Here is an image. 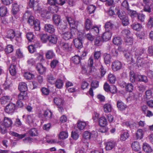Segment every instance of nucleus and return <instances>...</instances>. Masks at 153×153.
<instances>
[{"mask_svg":"<svg viewBox=\"0 0 153 153\" xmlns=\"http://www.w3.org/2000/svg\"><path fill=\"white\" fill-rule=\"evenodd\" d=\"M143 150L146 152H151L152 150L149 145L146 143H144L143 145Z\"/></svg>","mask_w":153,"mask_h":153,"instance_id":"b1692460","label":"nucleus"},{"mask_svg":"<svg viewBox=\"0 0 153 153\" xmlns=\"http://www.w3.org/2000/svg\"><path fill=\"white\" fill-rule=\"evenodd\" d=\"M94 132L91 133L87 131H85L83 134V138L86 140H90L91 137H94Z\"/></svg>","mask_w":153,"mask_h":153,"instance_id":"2eb2a0df","label":"nucleus"},{"mask_svg":"<svg viewBox=\"0 0 153 153\" xmlns=\"http://www.w3.org/2000/svg\"><path fill=\"white\" fill-rule=\"evenodd\" d=\"M108 80L111 83H114L116 81L115 76L112 74H109L108 75Z\"/></svg>","mask_w":153,"mask_h":153,"instance_id":"09e8293b","label":"nucleus"},{"mask_svg":"<svg viewBox=\"0 0 153 153\" xmlns=\"http://www.w3.org/2000/svg\"><path fill=\"white\" fill-rule=\"evenodd\" d=\"M63 85V82L60 79H57L55 82V87L58 89L61 88Z\"/></svg>","mask_w":153,"mask_h":153,"instance_id":"ea45409f","label":"nucleus"},{"mask_svg":"<svg viewBox=\"0 0 153 153\" xmlns=\"http://www.w3.org/2000/svg\"><path fill=\"white\" fill-rule=\"evenodd\" d=\"M137 78H138V80L140 81L144 82H147V77L143 75H137Z\"/></svg>","mask_w":153,"mask_h":153,"instance_id":"603ef678","label":"nucleus"},{"mask_svg":"<svg viewBox=\"0 0 153 153\" xmlns=\"http://www.w3.org/2000/svg\"><path fill=\"white\" fill-rule=\"evenodd\" d=\"M49 36L46 34H43L41 36V39L43 42H46L48 40Z\"/></svg>","mask_w":153,"mask_h":153,"instance_id":"680f3d73","label":"nucleus"},{"mask_svg":"<svg viewBox=\"0 0 153 153\" xmlns=\"http://www.w3.org/2000/svg\"><path fill=\"white\" fill-rule=\"evenodd\" d=\"M129 134L128 132H124L120 134V140H121L125 141L129 137Z\"/></svg>","mask_w":153,"mask_h":153,"instance_id":"c756f323","label":"nucleus"},{"mask_svg":"<svg viewBox=\"0 0 153 153\" xmlns=\"http://www.w3.org/2000/svg\"><path fill=\"white\" fill-rule=\"evenodd\" d=\"M112 35V32L105 31L102 35V39L105 41H108L110 39Z\"/></svg>","mask_w":153,"mask_h":153,"instance_id":"f8f14e48","label":"nucleus"},{"mask_svg":"<svg viewBox=\"0 0 153 153\" xmlns=\"http://www.w3.org/2000/svg\"><path fill=\"white\" fill-rule=\"evenodd\" d=\"M99 125L102 127H104L107 124V121L105 117H101L98 120Z\"/></svg>","mask_w":153,"mask_h":153,"instance_id":"412c9836","label":"nucleus"},{"mask_svg":"<svg viewBox=\"0 0 153 153\" xmlns=\"http://www.w3.org/2000/svg\"><path fill=\"white\" fill-rule=\"evenodd\" d=\"M53 101L54 103L57 106L62 105L63 104L62 100L59 97H55Z\"/></svg>","mask_w":153,"mask_h":153,"instance_id":"72a5a7b5","label":"nucleus"},{"mask_svg":"<svg viewBox=\"0 0 153 153\" xmlns=\"http://www.w3.org/2000/svg\"><path fill=\"white\" fill-rule=\"evenodd\" d=\"M114 25L111 22L109 21L106 23L105 25V31L111 32L113 27Z\"/></svg>","mask_w":153,"mask_h":153,"instance_id":"dca6fc26","label":"nucleus"},{"mask_svg":"<svg viewBox=\"0 0 153 153\" xmlns=\"http://www.w3.org/2000/svg\"><path fill=\"white\" fill-rule=\"evenodd\" d=\"M29 134L31 136H36L37 135L38 133L36 128H32L29 131Z\"/></svg>","mask_w":153,"mask_h":153,"instance_id":"338daca9","label":"nucleus"},{"mask_svg":"<svg viewBox=\"0 0 153 153\" xmlns=\"http://www.w3.org/2000/svg\"><path fill=\"white\" fill-rule=\"evenodd\" d=\"M103 108L104 111L105 113L110 112L112 109V107L111 105L109 104H106L104 105Z\"/></svg>","mask_w":153,"mask_h":153,"instance_id":"473e14b6","label":"nucleus"},{"mask_svg":"<svg viewBox=\"0 0 153 153\" xmlns=\"http://www.w3.org/2000/svg\"><path fill=\"white\" fill-rule=\"evenodd\" d=\"M38 4L37 2H35L34 0H30L29 6L30 8H33V9L35 10H38V8H36V6H38Z\"/></svg>","mask_w":153,"mask_h":153,"instance_id":"7c9ffc66","label":"nucleus"},{"mask_svg":"<svg viewBox=\"0 0 153 153\" xmlns=\"http://www.w3.org/2000/svg\"><path fill=\"white\" fill-rule=\"evenodd\" d=\"M121 33L123 36L127 37L129 36L130 31L129 30L126 29L123 30L122 31Z\"/></svg>","mask_w":153,"mask_h":153,"instance_id":"13d9d810","label":"nucleus"},{"mask_svg":"<svg viewBox=\"0 0 153 153\" xmlns=\"http://www.w3.org/2000/svg\"><path fill=\"white\" fill-rule=\"evenodd\" d=\"M66 19L67 21L70 25V26L73 29L72 30L73 32L76 31V29L78 25V22L75 21L74 19L71 17H67Z\"/></svg>","mask_w":153,"mask_h":153,"instance_id":"20e7f679","label":"nucleus"},{"mask_svg":"<svg viewBox=\"0 0 153 153\" xmlns=\"http://www.w3.org/2000/svg\"><path fill=\"white\" fill-rule=\"evenodd\" d=\"M58 11V7L56 5L52 6L50 10V12L52 13H56Z\"/></svg>","mask_w":153,"mask_h":153,"instance_id":"e2e57ef3","label":"nucleus"},{"mask_svg":"<svg viewBox=\"0 0 153 153\" xmlns=\"http://www.w3.org/2000/svg\"><path fill=\"white\" fill-rule=\"evenodd\" d=\"M19 7L18 4L16 3H14L12 4V11L14 14H16L19 10Z\"/></svg>","mask_w":153,"mask_h":153,"instance_id":"e433bc0d","label":"nucleus"},{"mask_svg":"<svg viewBox=\"0 0 153 153\" xmlns=\"http://www.w3.org/2000/svg\"><path fill=\"white\" fill-rule=\"evenodd\" d=\"M72 32H73L72 30L71 31L63 32L61 34L62 37L65 40H68L71 39L73 36Z\"/></svg>","mask_w":153,"mask_h":153,"instance_id":"0eeeda50","label":"nucleus"},{"mask_svg":"<svg viewBox=\"0 0 153 153\" xmlns=\"http://www.w3.org/2000/svg\"><path fill=\"white\" fill-rule=\"evenodd\" d=\"M7 12V8L5 6H3L0 7V16H4Z\"/></svg>","mask_w":153,"mask_h":153,"instance_id":"2f4dec72","label":"nucleus"},{"mask_svg":"<svg viewBox=\"0 0 153 153\" xmlns=\"http://www.w3.org/2000/svg\"><path fill=\"white\" fill-rule=\"evenodd\" d=\"M44 28L45 31L50 33H53L55 30L54 26L53 25L50 24H45Z\"/></svg>","mask_w":153,"mask_h":153,"instance_id":"9d476101","label":"nucleus"},{"mask_svg":"<svg viewBox=\"0 0 153 153\" xmlns=\"http://www.w3.org/2000/svg\"><path fill=\"white\" fill-rule=\"evenodd\" d=\"M13 50V46L10 45H7L6 48L5 49V52L8 53L12 52Z\"/></svg>","mask_w":153,"mask_h":153,"instance_id":"5fc2aeb1","label":"nucleus"},{"mask_svg":"<svg viewBox=\"0 0 153 153\" xmlns=\"http://www.w3.org/2000/svg\"><path fill=\"white\" fill-rule=\"evenodd\" d=\"M122 67V65L121 62L118 60L115 61L112 63V69L114 71H117L120 70Z\"/></svg>","mask_w":153,"mask_h":153,"instance_id":"423d86ee","label":"nucleus"},{"mask_svg":"<svg viewBox=\"0 0 153 153\" xmlns=\"http://www.w3.org/2000/svg\"><path fill=\"white\" fill-rule=\"evenodd\" d=\"M81 60L80 57L78 55H76L73 56L71 59L72 62L75 64H79Z\"/></svg>","mask_w":153,"mask_h":153,"instance_id":"c85d7f7f","label":"nucleus"},{"mask_svg":"<svg viewBox=\"0 0 153 153\" xmlns=\"http://www.w3.org/2000/svg\"><path fill=\"white\" fill-rule=\"evenodd\" d=\"M113 42L114 44L115 45H118L121 44V40L119 37H114L113 40Z\"/></svg>","mask_w":153,"mask_h":153,"instance_id":"8fccbe9b","label":"nucleus"},{"mask_svg":"<svg viewBox=\"0 0 153 153\" xmlns=\"http://www.w3.org/2000/svg\"><path fill=\"white\" fill-rule=\"evenodd\" d=\"M26 37L28 40L30 42H31L33 39L34 35L32 33L30 32L27 33L26 35Z\"/></svg>","mask_w":153,"mask_h":153,"instance_id":"69168bd1","label":"nucleus"},{"mask_svg":"<svg viewBox=\"0 0 153 153\" xmlns=\"http://www.w3.org/2000/svg\"><path fill=\"white\" fill-rule=\"evenodd\" d=\"M15 104L13 103H10L6 106L5 108L6 112L9 114L13 113L15 109Z\"/></svg>","mask_w":153,"mask_h":153,"instance_id":"6e6552de","label":"nucleus"},{"mask_svg":"<svg viewBox=\"0 0 153 153\" xmlns=\"http://www.w3.org/2000/svg\"><path fill=\"white\" fill-rule=\"evenodd\" d=\"M27 94L25 92H21V93L18 95V99L19 100H23L27 99Z\"/></svg>","mask_w":153,"mask_h":153,"instance_id":"37998d69","label":"nucleus"},{"mask_svg":"<svg viewBox=\"0 0 153 153\" xmlns=\"http://www.w3.org/2000/svg\"><path fill=\"white\" fill-rule=\"evenodd\" d=\"M10 134L13 136H15L16 137H17L19 139H22L24 137L26 136V134H19L13 132V131H10Z\"/></svg>","mask_w":153,"mask_h":153,"instance_id":"a19ab883","label":"nucleus"},{"mask_svg":"<svg viewBox=\"0 0 153 153\" xmlns=\"http://www.w3.org/2000/svg\"><path fill=\"white\" fill-rule=\"evenodd\" d=\"M144 50L143 49H140V50H136L134 53L135 56L137 58V64L138 65H141L140 62H142V61L140 59H138V57L140 56L143 53Z\"/></svg>","mask_w":153,"mask_h":153,"instance_id":"1a4fd4ad","label":"nucleus"},{"mask_svg":"<svg viewBox=\"0 0 153 153\" xmlns=\"http://www.w3.org/2000/svg\"><path fill=\"white\" fill-rule=\"evenodd\" d=\"M48 41L50 43L55 44L57 42V38L56 35H51L49 36Z\"/></svg>","mask_w":153,"mask_h":153,"instance_id":"a878e982","label":"nucleus"},{"mask_svg":"<svg viewBox=\"0 0 153 153\" xmlns=\"http://www.w3.org/2000/svg\"><path fill=\"white\" fill-rule=\"evenodd\" d=\"M117 14L121 20L122 24L124 26H127L129 24V19L126 13L120 12L119 10H117Z\"/></svg>","mask_w":153,"mask_h":153,"instance_id":"f03ea898","label":"nucleus"},{"mask_svg":"<svg viewBox=\"0 0 153 153\" xmlns=\"http://www.w3.org/2000/svg\"><path fill=\"white\" fill-rule=\"evenodd\" d=\"M122 6L123 8L125 9L127 11L129 9L128 2L126 0H125L123 1L122 4Z\"/></svg>","mask_w":153,"mask_h":153,"instance_id":"4d7b16f0","label":"nucleus"},{"mask_svg":"<svg viewBox=\"0 0 153 153\" xmlns=\"http://www.w3.org/2000/svg\"><path fill=\"white\" fill-rule=\"evenodd\" d=\"M111 56L109 54H105L104 55V60L106 64H109L111 62Z\"/></svg>","mask_w":153,"mask_h":153,"instance_id":"79ce46f5","label":"nucleus"},{"mask_svg":"<svg viewBox=\"0 0 153 153\" xmlns=\"http://www.w3.org/2000/svg\"><path fill=\"white\" fill-rule=\"evenodd\" d=\"M126 84V88L127 91L129 92H131L133 90V86L132 84L131 83H127L126 84Z\"/></svg>","mask_w":153,"mask_h":153,"instance_id":"6e6d98bb","label":"nucleus"},{"mask_svg":"<svg viewBox=\"0 0 153 153\" xmlns=\"http://www.w3.org/2000/svg\"><path fill=\"white\" fill-rule=\"evenodd\" d=\"M125 42L126 45H131L133 43V38L129 36L125 38Z\"/></svg>","mask_w":153,"mask_h":153,"instance_id":"3c124183","label":"nucleus"},{"mask_svg":"<svg viewBox=\"0 0 153 153\" xmlns=\"http://www.w3.org/2000/svg\"><path fill=\"white\" fill-rule=\"evenodd\" d=\"M9 71L12 75H15L16 73V65H11L9 68Z\"/></svg>","mask_w":153,"mask_h":153,"instance_id":"de8ad7c7","label":"nucleus"},{"mask_svg":"<svg viewBox=\"0 0 153 153\" xmlns=\"http://www.w3.org/2000/svg\"><path fill=\"white\" fill-rule=\"evenodd\" d=\"M15 36V31L12 29H10L7 31V34L5 37L7 38L12 39L14 38Z\"/></svg>","mask_w":153,"mask_h":153,"instance_id":"a211bd4d","label":"nucleus"},{"mask_svg":"<svg viewBox=\"0 0 153 153\" xmlns=\"http://www.w3.org/2000/svg\"><path fill=\"white\" fill-rule=\"evenodd\" d=\"M47 78L48 82L50 84H53L54 83L55 78L53 77L52 74H50L47 75Z\"/></svg>","mask_w":153,"mask_h":153,"instance_id":"c9c22d12","label":"nucleus"},{"mask_svg":"<svg viewBox=\"0 0 153 153\" xmlns=\"http://www.w3.org/2000/svg\"><path fill=\"white\" fill-rule=\"evenodd\" d=\"M116 145V142L115 141L111 140L105 143V148L106 150H111L115 147Z\"/></svg>","mask_w":153,"mask_h":153,"instance_id":"39448f33","label":"nucleus"},{"mask_svg":"<svg viewBox=\"0 0 153 153\" xmlns=\"http://www.w3.org/2000/svg\"><path fill=\"white\" fill-rule=\"evenodd\" d=\"M117 106L120 111H123L125 109L126 105L121 100H118L117 103Z\"/></svg>","mask_w":153,"mask_h":153,"instance_id":"4468645a","label":"nucleus"},{"mask_svg":"<svg viewBox=\"0 0 153 153\" xmlns=\"http://www.w3.org/2000/svg\"><path fill=\"white\" fill-rule=\"evenodd\" d=\"M132 28L136 30L139 31L142 27L141 25L138 23H136L131 25Z\"/></svg>","mask_w":153,"mask_h":153,"instance_id":"c03bdc74","label":"nucleus"},{"mask_svg":"<svg viewBox=\"0 0 153 153\" xmlns=\"http://www.w3.org/2000/svg\"><path fill=\"white\" fill-rule=\"evenodd\" d=\"M10 100L9 97L7 96H4L2 97L0 99V102L2 105L5 104L7 102Z\"/></svg>","mask_w":153,"mask_h":153,"instance_id":"cd10ccee","label":"nucleus"},{"mask_svg":"<svg viewBox=\"0 0 153 153\" xmlns=\"http://www.w3.org/2000/svg\"><path fill=\"white\" fill-rule=\"evenodd\" d=\"M52 113L49 109L46 110L44 112V115L46 119L48 120H50L52 116Z\"/></svg>","mask_w":153,"mask_h":153,"instance_id":"4be33fe9","label":"nucleus"},{"mask_svg":"<svg viewBox=\"0 0 153 153\" xmlns=\"http://www.w3.org/2000/svg\"><path fill=\"white\" fill-rule=\"evenodd\" d=\"M34 19L33 16H30L28 19V22L31 25H34L36 23V20H34Z\"/></svg>","mask_w":153,"mask_h":153,"instance_id":"0e129e2a","label":"nucleus"},{"mask_svg":"<svg viewBox=\"0 0 153 153\" xmlns=\"http://www.w3.org/2000/svg\"><path fill=\"white\" fill-rule=\"evenodd\" d=\"M131 147L132 149L136 151H138L140 149L139 143L137 141H134L132 143Z\"/></svg>","mask_w":153,"mask_h":153,"instance_id":"393cba45","label":"nucleus"},{"mask_svg":"<svg viewBox=\"0 0 153 153\" xmlns=\"http://www.w3.org/2000/svg\"><path fill=\"white\" fill-rule=\"evenodd\" d=\"M101 38L100 36L97 37L94 41V44L97 46H100L102 44Z\"/></svg>","mask_w":153,"mask_h":153,"instance_id":"bf43d9fd","label":"nucleus"},{"mask_svg":"<svg viewBox=\"0 0 153 153\" xmlns=\"http://www.w3.org/2000/svg\"><path fill=\"white\" fill-rule=\"evenodd\" d=\"M24 76L25 78L27 79L31 80L34 78V75L29 72H25Z\"/></svg>","mask_w":153,"mask_h":153,"instance_id":"58836bf2","label":"nucleus"},{"mask_svg":"<svg viewBox=\"0 0 153 153\" xmlns=\"http://www.w3.org/2000/svg\"><path fill=\"white\" fill-rule=\"evenodd\" d=\"M96 9L95 6L93 5L89 6L88 7V12L90 14L93 13Z\"/></svg>","mask_w":153,"mask_h":153,"instance_id":"052dcab7","label":"nucleus"},{"mask_svg":"<svg viewBox=\"0 0 153 153\" xmlns=\"http://www.w3.org/2000/svg\"><path fill=\"white\" fill-rule=\"evenodd\" d=\"M61 48L66 51H70L71 49V45L68 43H62L60 44Z\"/></svg>","mask_w":153,"mask_h":153,"instance_id":"ddd939ff","label":"nucleus"},{"mask_svg":"<svg viewBox=\"0 0 153 153\" xmlns=\"http://www.w3.org/2000/svg\"><path fill=\"white\" fill-rule=\"evenodd\" d=\"M12 124V121L10 118L4 117L3 122L0 125V130L2 133H5L7 131V128L10 127Z\"/></svg>","mask_w":153,"mask_h":153,"instance_id":"f257e3e1","label":"nucleus"},{"mask_svg":"<svg viewBox=\"0 0 153 153\" xmlns=\"http://www.w3.org/2000/svg\"><path fill=\"white\" fill-rule=\"evenodd\" d=\"M130 80L131 82H134L136 79H138L137 76L136 77L135 73L133 71H131L130 73Z\"/></svg>","mask_w":153,"mask_h":153,"instance_id":"f704fd0d","label":"nucleus"},{"mask_svg":"<svg viewBox=\"0 0 153 153\" xmlns=\"http://www.w3.org/2000/svg\"><path fill=\"white\" fill-rule=\"evenodd\" d=\"M143 132L141 129H138L137 131L136 135L137 139H140L143 137Z\"/></svg>","mask_w":153,"mask_h":153,"instance_id":"4c0bfd02","label":"nucleus"},{"mask_svg":"<svg viewBox=\"0 0 153 153\" xmlns=\"http://www.w3.org/2000/svg\"><path fill=\"white\" fill-rule=\"evenodd\" d=\"M53 20L54 24L56 25H58L60 22V17L56 14H54L53 16Z\"/></svg>","mask_w":153,"mask_h":153,"instance_id":"5701e85b","label":"nucleus"},{"mask_svg":"<svg viewBox=\"0 0 153 153\" xmlns=\"http://www.w3.org/2000/svg\"><path fill=\"white\" fill-rule=\"evenodd\" d=\"M84 38L82 34L79 37L78 36L77 38L74 40V42L75 47L78 49H80L82 47V41Z\"/></svg>","mask_w":153,"mask_h":153,"instance_id":"7ed1b4c3","label":"nucleus"},{"mask_svg":"<svg viewBox=\"0 0 153 153\" xmlns=\"http://www.w3.org/2000/svg\"><path fill=\"white\" fill-rule=\"evenodd\" d=\"M36 68L38 71L41 74H42L45 72V68L40 63L37 64Z\"/></svg>","mask_w":153,"mask_h":153,"instance_id":"6ab92c4d","label":"nucleus"},{"mask_svg":"<svg viewBox=\"0 0 153 153\" xmlns=\"http://www.w3.org/2000/svg\"><path fill=\"white\" fill-rule=\"evenodd\" d=\"M34 119V117L33 114L28 115L26 117V121L28 123H32Z\"/></svg>","mask_w":153,"mask_h":153,"instance_id":"49530a36","label":"nucleus"},{"mask_svg":"<svg viewBox=\"0 0 153 153\" xmlns=\"http://www.w3.org/2000/svg\"><path fill=\"white\" fill-rule=\"evenodd\" d=\"M87 123L82 121H79L77 123V127L80 130L83 129L86 126Z\"/></svg>","mask_w":153,"mask_h":153,"instance_id":"bb28decb","label":"nucleus"},{"mask_svg":"<svg viewBox=\"0 0 153 153\" xmlns=\"http://www.w3.org/2000/svg\"><path fill=\"white\" fill-rule=\"evenodd\" d=\"M68 136V133L67 132L62 131L60 133L59 137L60 139H64L67 138Z\"/></svg>","mask_w":153,"mask_h":153,"instance_id":"864d4df0","label":"nucleus"},{"mask_svg":"<svg viewBox=\"0 0 153 153\" xmlns=\"http://www.w3.org/2000/svg\"><path fill=\"white\" fill-rule=\"evenodd\" d=\"M19 89L21 92H25L27 90L26 84L24 82H20L19 85Z\"/></svg>","mask_w":153,"mask_h":153,"instance_id":"f3484780","label":"nucleus"},{"mask_svg":"<svg viewBox=\"0 0 153 153\" xmlns=\"http://www.w3.org/2000/svg\"><path fill=\"white\" fill-rule=\"evenodd\" d=\"M85 36L88 40L91 41H93L94 38V36L92 35L90 33L86 34Z\"/></svg>","mask_w":153,"mask_h":153,"instance_id":"774afa93","label":"nucleus"},{"mask_svg":"<svg viewBox=\"0 0 153 153\" xmlns=\"http://www.w3.org/2000/svg\"><path fill=\"white\" fill-rule=\"evenodd\" d=\"M127 12L131 18H134L137 15V12L134 10L129 9L127 11Z\"/></svg>","mask_w":153,"mask_h":153,"instance_id":"a18cd8bd","label":"nucleus"},{"mask_svg":"<svg viewBox=\"0 0 153 153\" xmlns=\"http://www.w3.org/2000/svg\"><path fill=\"white\" fill-rule=\"evenodd\" d=\"M46 58L48 59H51L54 57L55 54L52 50L48 51L45 53Z\"/></svg>","mask_w":153,"mask_h":153,"instance_id":"aec40b11","label":"nucleus"},{"mask_svg":"<svg viewBox=\"0 0 153 153\" xmlns=\"http://www.w3.org/2000/svg\"><path fill=\"white\" fill-rule=\"evenodd\" d=\"M85 27V29L88 30L92 27V23L91 20L88 18L85 19L84 23Z\"/></svg>","mask_w":153,"mask_h":153,"instance_id":"9b49d317","label":"nucleus"}]
</instances>
